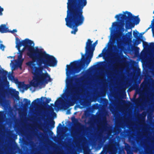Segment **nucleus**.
Listing matches in <instances>:
<instances>
[{"instance_id":"3c124183","label":"nucleus","mask_w":154,"mask_h":154,"mask_svg":"<svg viewBox=\"0 0 154 154\" xmlns=\"http://www.w3.org/2000/svg\"><path fill=\"white\" fill-rule=\"evenodd\" d=\"M104 49H103V51H102V52L103 51H104Z\"/></svg>"},{"instance_id":"bb28decb","label":"nucleus","mask_w":154,"mask_h":154,"mask_svg":"<svg viewBox=\"0 0 154 154\" xmlns=\"http://www.w3.org/2000/svg\"><path fill=\"white\" fill-rule=\"evenodd\" d=\"M87 101H85L84 102H82V103H81V104L83 105V106H85L87 105Z\"/></svg>"},{"instance_id":"49530a36","label":"nucleus","mask_w":154,"mask_h":154,"mask_svg":"<svg viewBox=\"0 0 154 154\" xmlns=\"http://www.w3.org/2000/svg\"><path fill=\"white\" fill-rule=\"evenodd\" d=\"M53 114H54V115H55V116H56V113H55L54 112H53Z\"/></svg>"},{"instance_id":"f257e3e1","label":"nucleus","mask_w":154,"mask_h":154,"mask_svg":"<svg viewBox=\"0 0 154 154\" xmlns=\"http://www.w3.org/2000/svg\"><path fill=\"white\" fill-rule=\"evenodd\" d=\"M16 47L19 51V60H21L23 57V51H20V47L23 46L28 51L27 55L32 60L26 63V64L31 69L32 74L34 75V79H37L38 77L44 78L47 75V74H40L43 69L48 66L53 67L56 65L57 61L53 56L38 49H35L34 47V43L30 40L26 38L20 41L19 38L17 37L16 38Z\"/></svg>"},{"instance_id":"7ed1b4c3","label":"nucleus","mask_w":154,"mask_h":154,"mask_svg":"<svg viewBox=\"0 0 154 154\" xmlns=\"http://www.w3.org/2000/svg\"><path fill=\"white\" fill-rule=\"evenodd\" d=\"M86 67V63L79 61H74L70 63V65H67L66 75L67 76L66 83L68 84L67 92L66 94V101L69 103L75 101L79 98L80 95L79 87L73 88V82L74 79V76H70L76 73H79Z\"/></svg>"},{"instance_id":"ea45409f","label":"nucleus","mask_w":154,"mask_h":154,"mask_svg":"<svg viewBox=\"0 0 154 154\" xmlns=\"http://www.w3.org/2000/svg\"><path fill=\"white\" fill-rule=\"evenodd\" d=\"M102 56V53L100 54L98 56V57H101Z\"/></svg>"},{"instance_id":"2f4dec72","label":"nucleus","mask_w":154,"mask_h":154,"mask_svg":"<svg viewBox=\"0 0 154 154\" xmlns=\"http://www.w3.org/2000/svg\"><path fill=\"white\" fill-rule=\"evenodd\" d=\"M117 24V22H114L112 23V27L116 26Z\"/></svg>"},{"instance_id":"dca6fc26","label":"nucleus","mask_w":154,"mask_h":154,"mask_svg":"<svg viewBox=\"0 0 154 154\" xmlns=\"http://www.w3.org/2000/svg\"><path fill=\"white\" fill-rule=\"evenodd\" d=\"M136 39V41L134 43V44L135 45H137L138 44L140 43L141 41H142V39L140 38L138 39Z\"/></svg>"},{"instance_id":"a211bd4d","label":"nucleus","mask_w":154,"mask_h":154,"mask_svg":"<svg viewBox=\"0 0 154 154\" xmlns=\"http://www.w3.org/2000/svg\"><path fill=\"white\" fill-rule=\"evenodd\" d=\"M126 36L127 39H131L132 37V32H130L126 34Z\"/></svg>"},{"instance_id":"a18cd8bd","label":"nucleus","mask_w":154,"mask_h":154,"mask_svg":"<svg viewBox=\"0 0 154 154\" xmlns=\"http://www.w3.org/2000/svg\"><path fill=\"white\" fill-rule=\"evenodd\" d=\"M150 143L151 144H153V142L152 140L150 141Z\"/></svg>"},{"instance_id":"7c9ffc66","label":"nucleus","mask_w":154,"mask_h":154,"mask_svg":"<svg viewBox=\"0 0 154 154\" xmlns=\"http://www.w3.org/2000/svg\"><path fill=\"white\" fill-rule=\"evenodd\" d=\"M4 9L0 6V15L2 14V12L3 11Z\"/></svg>"},{"instance_id":"a19ab883","label":"nucleus","mask_w":154,"mask_h":154,"mask_svg":"<svg viewBox=\"0 0 154 154\" xmlns=\"http://www.w3.org/2000/svg\"><path fill=\"white\" fill-rule=\"evenodd\" d=\"M135 100H136V102L137 103H138L140 101V100H139L138 99H137Z\"/></svg>"},{"instance_id":"6e6552de","label":"nucleus","mask_w":154,"mask_h":154,"mask_svg":"<svg viewBox=\"0 0 154 154\" xmlns=\"http://www.w3.org/2000/svg\"><path fill=\"white\" fill-rule=\"evenodd\" d=\"M121 19L122 22H121L120 25L119 26V32L118 34L115 36V38L117 40H119L120 39V36H121L125 31V29L124 28V25L125 24L124 22L125 21H123L122 19Z\"/></svg>"},{"instance_id":"9d476101","label":"nucleus","mask_w":154,"mask_h":154,"mask_svg":"<svg viewBox=\"0 0 154 154\" xmlns=\"http://www.w3.org/2000/svg\"><path fill=\"white\" fill-rule=\"evenodd\" d=\"M8 28L5 24H2L0 26V32L2 33H6L9 32Z\"/></svg>"},{"instance_id":"b1692460","label":"nucleus","mask_w":154,"mask_h":154,"mask_svg":"<svg viewBox=\"0 0 154 154\" xmlns=\"http://www.w3.org/2000/svg\"><path fill=\"white\" fill-rule=\"evenodd\" d=\"M8 79L11 81H12L14 79V77L12 74H8Z\"/></svg>"},{"instance_id":"e433bc0d","label":"nucleus","mask_w":154,"mask_h":154,"mask_svg":"<svg viewBox=\"0 0 154 154\" xmlns=\"http://www.w3.org/2000/svg\"><path fill=\"white\" fill-rule=\"evenodd\" d=\"M3 100L2 97L0 96V103H2L3 102Z\"/></svg>"},{"instance_id":"5701e85b","label":"nucleus","mask_w":154,"mask_h":154,"mask_svg":"<svg viewBox=\"0 0 154 154\" xmlns=\"http://www.w3.org/2000/svg\"><path fill=\"white\" fill-rule=\"evenodd\" d=\"M24 83L23 82H20L18 84V87L19 88H23Z\"/></svg>"},{"instance_id":"1a4fd4ad","label":"nucleus","mask_w":154,"mask_h":154,"mask_svg":"<svg viewBox=\"0 0 154 154\" xmlns=\"http://www.w3.org/2000/svg\"><path fill=\"white\" fill-rule=\"evenodd\" d=\"M0 74H2L3 78L5 79L4 82L6 83L9 84V82L7 80V75L8 74V72L3 69H0Z\"/></svg>"},{"instance_id":"412c9836","label":"nucleus","mask_w":154,"mask_h":154,"mask_svg":"<svg viewBox=\"0 0 154 154\" xmlns=\"http://www.w3.org/2000/svg\"><path fill=\"white\" fill-rule=\"evenodd\" d=\"M61 100V98H59L55 102V107H57L59 105V103H60Z\"/></svg>"},{"instance_id":"4468645a","label":"nucleus","mask_w":154,"mask_h":154,"mask_svg":"<svg viewBox=\"0 0 154 154\" xmlns=\"http://www.w3.org/2000/svg\"><path fill=\"white\" fill-rule=\"evenodd\" d=\"M139 34V32L137 31H136V32L134 31L133 32V36L136 39H138L140 38L139 36L138 35Z\"/></svg>"},{"instance_id":"79ce46f5","label":"nucleus","mask_w":154,"mask_h":154,"mask_svg":"<svg viewBox=\"0 0 154 154\" xmlns=\"http://www.w3.org/2000/svg\"><path fill=\"white\" fill-rule=\"evenodd\" d=\"M25 49H25L24 47V48L22 49L21 50H20V51H23V53L24 52V51H25Z\"/></svg>"},{"instance_id":"c756f323","label":"nucleus","mask_w":154,"mask_h":154,"mask_svg":"<svg viewBox=\"0 0 154 154\" xmlns=\"http://www.w3.org/2000/svg\"><path fill=\"white\" fill-rule=\"evenodd\" d=\"M17 32V30L16 29H14L12 31H9L8 32H10L12 33H14V32Z\"/></svg>"},{"instance_id":"aec40b11","label":"nucleus","mask_w":154,"mask_h":154,"mask_svg":"<svg viewBox=\"0 0 154 154\" xmlns=\"http://www.w3.org/2000/svg\"><path fill=\"white\" fill-rule=\"evenodd\" d=\"M130 146L128 143H125V150L127 152L130 150Z\"/></svg>"},{"instance_id":"4d7b16f0","label":"nucleus","mask_w":154,"mask_h":154,"mask_svg":"<svg viewBox=\"0 0 154 154\" xmlns=\"http://www.w3.org/2000/svg\"><path fill=\"white\" fill-rule=\"evenodd\" d=\"M1 112H0V114H1Z\"/></svg>"},{"instance_id":"09e8293b","label":"nucleus","mask_w":154,"mask_h":154,"mask_svg":"<svg viewBox=\"0 0 154 154\" xmlns=\"http://www.w3.org/2000/svg\"><path fill=\"white\" fill-rule=\"evenodd\" d=\"M100 154H103V153L102 152H101L100 153Z\"/></svg>"},{"instance_id":"4be33fe9","label":"nucleus","mask_w":154,"mask_h":154,"mask_svg":"<svg viewBox=\"0 0 154 154\" xmlns=\"http://www.w3.org/2000/svg\"><path fill=\"white\" fill-rule=\"evenodd\" d=\"M55 123V122L53 120H52L51 122L50 123V126L51 128H53L54 127Z\"/></svg>"},{"instance_id":"c9c22d12","label":"nucleus","mask_w":154,"mask_h":154,"mask_svg":"<svg viewBox=\"0 0 154 154\" xmlns=\"http://www.w3.org/2000/svg\"><path fill=\"white\" fill-rule=\"evenodd\" d=\"M2 48H3V50H4L5 48V46L3 44H1L0 45V48L1 49H2Z\"/></svg>"},{"instance_id":"cd10ccee","label":"nucleus","mask_w":154,"mask_h":154,"mask_svg":"<svg viewBox=\"0 0 154 154\" xmlns=\"http://www.w3.org/2000/svg\"><path fill=\"white\" fill-rule=\"evenodd\" d=\"M144 146L145 148L146 149H148L149 148V145L146 142L144 143Z\"/></svg>"},{"instance_id":"72a5a7b5","label":"nucleus","mask_w":154,"mask_h":154,"mask_svg":"<svg viewBox=\"0 0 154 154\" xmlns=\"http://www.w3.org/2000/svg\"><path fill=\"white\" fill-rule=\"evenodd\" d=\"M81 135V133L79 131H78L76 133V136L78 137L79 136Z\"/></svg>"},{"instance_id":"6ab92c4d","label":"nucleus","mask_w":154,"mask_h":154,"mask_svg":"<svg viewBox=\"0 0 154 154\" xmlns=\"http://www.w3.org/2000/svg\"><path fill=\"white\" fill-rule=\"evenodd\" d=\"M41 99H46V103H45L44 104H47L48 103H49L50 101L51 100V98H47L46 97H42L41 98Z\"/></svg>"},{"instance_id":"c85d7f7f","label":"nucleus","mask_w":154,"mask_h":154,"mask_svg":"<svg viewBox=\"0 0 154 154\" xmlns=\"http://www.w3.org/2000/svg\"><path fill=\"white\" fill-rule=\"evenodd\" d=\"M62 127V125L60 123H59L57 127V130H60L61 129V128Z\"/></svg>"},{"instance_id":"f704fd0d","label":"nucleus","mask_w":154,"mask_h":154,"mask_svg":"<svg viewBox=\"0 0 154 154\" xmlns=\"http://www.w3.org/2000/svg\"><path fill=\"white\" fill-rule=\"evenodd\" d=\"M150 47L154 48V43H150Z\"/></svg>"},{"instance_id":"a878e982","label":"nucleus","mask_w":154,"mask_h":154,"mask_svg":"<svg viewBox=\"0 0 154 154\" xmlns=\"http://www.w3.org/2000/svg\"><path fill=\"white\" fill-rule=\"evenodd\" d=\"M143 46L144 47L148 48L149 47L148 43L146 42H143Z\"/></svg>"},{"instance_id":"f8f14e48","label":"nucleus","mask_w":154,"mask_h":154,"mask_svg":"<svg viewBox=\"0 0 154 154\" xmlns=\"http://www.w3.org/2000/svg\"><path fill=\"white\" fill-rule=\"evenodd\" d=\"M40 99L41 98H37L32 102V104L35 107L38 106L41 102Z\"/></svg>"},{"instance_id":"2eb2a0df","label":"nucleus","mask_w":154,"mask_h":154,"mask_svg":"<svg viewBox=\"0 0 154 154\" xmlns=\"http://www.w3.org/2000/svg\"><path fill=\"white\" fill-rule=\"evenodd\" d=\"M81 54H82L81 58L80 59L78 60L77 61H79L80 62H84L85 60H86L87 57L85 58V55L83 54L82 53H81ZM85 54L87 55V54Z\"/></svg>"},{"instance_id":"20e7f679","label":"nucleus","mask_w":154,"mask_h":154,"mask_svg":"<svg viewBox=\"0 0 154 154\" xmlns=\"http://www.w3.org/2000/svg\"><path fill=\"white\" fill-rule=\"evenodd\" d=\"M115 18L117 19L118 20L122 19L123 21H125L126 31L134 27L135 25L138 24L140 21L138 16H133L130 12L127 11L124 12L123 14H120L116 15Z\"/></svg>"},{"instance_id":"864d4df0","label":"nucleus","mask_w":154,"mask_h":154,"mask_svg":"<svg viewBox=\"0 0 154 154\" xmlns=\"http://www.w3.org/2000/svg\"><path fill=\"white\" fill-rule=\"evenodd\" d=\"M68 112H70V111H69V110H68Z\"/></svg>"},{"instance_id":"f3484780","label":"nucleus","mask_w":154,"mask_h":154,"mask_svg":"<svg viewBox=\"0 0 154 154\" xmlns=\"http://www.w3.org/2000/svg\"><path fill=\"white\" fill-rule=\"evenodd\" d=\"M4 89V85L3 83H0V94L2 93Z\"/></svg>"},{"instance_id":"603ef678","label":"nucleus","mask_w":154,"mask_h":154,"mask_svg":"<svg viewBox=\"0 0 154 154\" xmlns=\"http://www.w3.org/2000/svg\"><path fill=\"white\" fill-rule=\"evenodd\" d=\"M73 105V104H72V105H71L70 106H72V105Z\"/></svg>"},{"instance_id":"5fc2aeb1","label":"nucleus","mask_w":154,"mask_h":154,"mask_svg":"<svg viewBox=\"0 0 154 154\" xmlns=\"http://www.w3.org/2000/svg\"><path fill=\"white\" fill-rule=\"evenodd\" d=\"M153 14H154V11H153Z\"/></svg>"},{"instance_id":"8fccbe9b","label":"nucleus","mask_w":154,"mask_h":154,"mask_svg":"<svg viewBox=\"0 0 154 154\" xmlns=\"http://www.w3.org/2000/svg\"><path fill=\"white\" fill-rule=\"evenodd\" d=\"M51 105L52 106H54V104H51Z\"/></svg>"},{"instance_id":"6e6d98bb","label":"nucleus","mask_w":154,"mask_h":154,"mask_svg":"<svg viewBox=\"0 0 154 154\" xmlns=\"http://www.w3.org/2000/svg\"><path fill=\"white\" fill-rule=\"evenodd\" d=\"M42 133L41 135H42Z\"/></svg>"},{"instance_id":"58836bf2","label":"nucleus","mask_w":154,"mask_h":154,"mask_svg":"<svg viewBox=\"0 0 154 154\" xmlns=\"http://www.w3.org/2000/svg\"><path fill=\"white\" fill-rule=\"evenodd\" d=\"M118 48L119 49H120L121 48V45H120L119 43H118Z\"/></svg>"},{"instance_id":"4c0bfd02","label":"nucleus","mask_w":154,"mask_h":154,"mask_svg":"<svg viewBox=\"0 0 154 154\" xmlns=\"http://www.w3.org/2000/svg\"><path fill=\"white\" fill-rule=\"evenodd\" d=\"M23 60V59L22 60V61H21V62H20L19 64V67H20V68H21V66H22V61Z\"/></svg>"},{"instance_id":"37998d69","label":"nucleus","mask_w":154,"mask_h":154,"mask_svg":"<svg viewBox=\"0 0 154 154\" xmlns=\"http://www.w3.org/2000/svg\"><path fill=\"white\" fill-rule=\"evenodd\" d=\"M3 152L2 149L0 148V154H2Z\"/></svg>"},{"instance_id":"423d86ee","label":"nucleus","mask_w":154,"mask_h":154,"mask_svg":"<svg viewBox=\"0 0 154 154\" xmlns=\"http://www.w3.org/2000/svg\"><path fill=\"white\" fill-rule=\"evenodd\" d=\"M97 40L92 45L93 41L90 39H88L86 42L85 49V54H87L86 60L84 61L86 63V67H87L90 63L93 55V52L97 44Z\"/></svg>"},{"instance_id":"c03bdc74","label":"nucleus","mask_w":154,"mask_h":154,"mask_svg":"<svg viewBox=\"0 0 154 154\" xmlns=\"http://www.w3.org/2000/svg\"><path fill=\"white\" fill-rule=\"evenodd\" d=\"M74 121L75 122H77V120L75 118L74 119Z\"/></svg>"},{"instance_id":"393cba45","label":"nucleus","mask_w":154,"mask_h":154,"mask_svg":"<svg viewBox=\"0 0 154 154\" xmlns=\"http://www.w3.org/2000/svg\"><path fill=\"white\" fill-rule=\"evenodd\" d=\"M16 92L17 94L18 93V92L17 91H16L15 90H13L12 91H10V94L12 96L14 95V92Z\"/></svg>"},{"instance_id":"473e14b6","label":"nucleus","mask_w":154,"mask_h":154,"mask_svg":"<svg viewBox=\"0 0 154 154\" xmlns=\"http://www.w3.org/2000/svg\"><path fill=\"white\" fill-rule=\"evenodd\" d=\"M14 79V81L15 83L16 84H18V83L20 82L18 81V80L17 79Z\"/></svg>"},{"instance_id":"f03ea898","label":"nucleus","mask_w":154,"mask_h":154,"mask_svg":"<svg viewBox=\"0 0 154 154\" xmlns=\"http://www.w3.org/2000/svg\"><path fill=\"white\" fill-rule=\"evenodd\" d=\"M87 0H67V15L65 18L66 25L73 29L71 33L75 34L78 27L83 23L85 17L83 9L87 4Z\"/></svg>"},{"instance_id":"ddd939ff","label":"nucleus","mask_w":154,"mask_h":154,"mask_svg":"<svg viewBox=\"0 0 154 154\" xmlns=\"http://www.w3.org/2000/svg\"><path fill=\"white\" fill-rule=\"evenodd\" d=\"M23 101H25V102L24 104V106L25 107H28L30 104L31 101L30 100H28L26 98H24L23 99Z\"/></svg>"},{"instance_id":"0eeeda50","label":"nucleus","mask_w":154,"mask_h":154,"mask_svg":"<svg viewBox=\"0 0 154 154\" xmlns=\"http://www.w3.org/2000/svg\"><path fill=\"white\" fill-rule=\"evenodd\" d=\"M113 47L115 51L116 52V53L114 54V56L116 57L115 58V64L112 66V71H109L107 72V74L109 76H112L113 75L114 72H118V70L117 69V64L119 63V61L120 58L119 57V54L117 53V52H119V51L117 49V47L116 45H113Z\"/></svg>"},{"instance_id":"9b49d317","label":"nucleus","mask_w":154,"mask_h":154,"mask_svg":"<svg viewBox=\"0 0 154 154\" xmlns=\"http://www.w3.org/2000/svg\"><path fill=\"white\" fill-rule=\"evenodd\" d=\"M106 139L107 137H106L99 136L98 138L99 143L101 145H103L106 140Z\"/></svg>"},{"instance_id":"39448f33","label":"nucleus","mask_w":154,"mask_h":154,"mask_svg":"<svg viewBox=\"0 0 154 154\" xmlns=\"http://www.w3.org/2000/svg\"><path fill=\"white\" fill-rule=\"evenodd\" d=\"M47 74V75H46L45 77L44 78H42L40 77H38L37 79H34L35 77V76L33 75V80L30 82V84H24L23 88H25L26 90H27L28 88H29L30 86H33L34 87H38V85L42 84H46L48 83L49 82L51 81L52 79L51 78L49 75L46 72L45 73H43V71L40 74Z\"/></svg>"},{"instance_id":"de8ad7c7","label":"nucleus","mask_w":154,"mask_h":154,"mask_svg":"<svg viewBox=\"0 0 154 154\" xmlns=\"http://www.w3.org/2000/svg\"><path fill=\"white\" fill-rule=\"evenodd\" d=\"M136 48L137 49H139V48L137 47H136Z\"/></svg>"}]
</instances>
